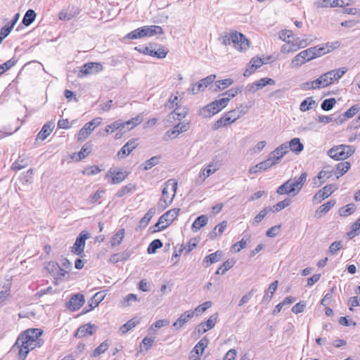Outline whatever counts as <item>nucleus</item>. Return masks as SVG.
Segmentation results:
<instances>
[{"label":"nucleus","instance_id":"40","mask_svg":"<svg viewBox=\"0 0 360 360\" xmlns=\"http://www.w3.org/2000/svg\"><path fill=\"white\" fill-rule=\"evenodd\" d=\"M356 210L354 203H349L339 210V214L342 217H348L353 214Z\"/></svg>","mask_w":360,"mask_h":360},{"label":"nucleus","instance_id":"17","mask_svg":"<svg viewBox=\"0 0 360 360\" xmlns=\"http://www.w3.org/2000/svg\"><path fill=\"white\" fill-rule=\"evenodd\" d=\"M129 175L127 172L117 171L110 169L105 174V178L111 177V184H118L122 182Z\"/></svg>","mask_w":360,"mask_h":360},{"label":"nucleus","instance_id":"26","mask_svg":"<svg viewBox=\"0 0 360 360\" xmlns=\"http://www.w3.org/2000/svg\"><path fill=\"white\" fill-rule=\"evenodd\" d=\"M248 112L247 105H240L239 107L228 112V115L231 116L234 122Z\"/></svg>","mask_w":360,"mask_h":360},{"label":"nucleus","instance_id":"10","mask_svg":"<svg viewBox=\"0 0 360 360\" xmlns=\"http://www.w3.org/2000/svg\"><path fill=\"white\" fill-rule=\"evenodd\" d=\"M90 238V235L86 231H82L76 238L75 243L72 247L71 252L75 255L83 257L84 256V248L86 240Z\"/></svg>","mask_w":360,"mask_h":360},{"label":"nucleus","instance_id":"43","mask_svg":"<svg viewBox=\"0 0 360 360\" xmlns=\"http://www.w3.org/2000/svg\"><path fill=\"white\" fill-rule=\"evenodd\" d=\"M316 105V101L313 97H308L300 105V110L302 112H306L313 108Z\"/></svg>","mask_w":360,"mask_h":360},{"label":"nucleus","instance_id":"32","mask_svg":"<svg viewBox=\"0 0 360 360\" xmlns=\"http://www.w3.org/2000/svg\"><path fill=\"white\" fill-rule=\"evenodd\" d=\"M227 227V221H223L222 222L218 224L214 229L210 233V238L214 240L218 236H220Z\"/></svg>","mask_w":360,"mask_h":360},{"label":"nucleus","instance_id":"16","mask_svg":"<svg viewBox=\"0 0 360 360\" xmlns=\"http://www.w3.org/2000/svg\"><path fill=\"white\" fill-rule=\"evenodd\" d=\"M289 151L288 143H283L275 148L269 155L270 159L275 165L278 164L281 159Z\"/></svg>","mask_w":360,"mask_h":360},{"label":"nucleus","instance_id":"21","mask_svg":"<svg viewBox=\"0 0 360 360\" xmlns=\"http://www.w3.org/2000/svg\"><path fill=\"white\" fill-rule=\"evenodd\" d=\"M138 146L137 140L132 139L128 141L117 153V156L122 159L129 155Z\"/></svg>","mask_w":360,"mask_h":360},{"label":"nucleus","instance_id":"30","mask_svg":"<svg viewBox=\"0 0 360 360\" xmlns=\"http://www.w3.org/2000/svg\"><path fill=\"white\" fill-rule=\"evenodd\" d=\"M11 283L9 281L0 284V303L5 301L10 295Z\"/></svg>","mask_w":360,"mask_h":360},{"label":"nucleus","instance_id":"52","mask_svg":"<svg viewBox=\"0 0 360 360\" xmlns=\"http://www.w3.org/2000/svg\"><path fill=\"white\" fill-rule=\"evenodd\" d=\"M234 262L233 260L225 261L217 270L216 274H224L229 269H230L233 265Z\"/></svg>","mask_w":360,"mask_h":360},{"label":"nucleus","instance_id":"48","mask_svg":"<svg viewBox=\"0 0 360 360\" xmlns=\"http://www.w3.org/2000/svg\"><path fill=\"white\" fill-rule=\"evenodd\" d=\"M36 18V13L34 10L29 9L25 14L23 19H22V23L25 26H29L31 25L34 19Z\"/></svg>","mask_w":360,"mask_h":360},{"label":"nucleus","instance_id":"35","mask_svg":"<svg viewBox=\"0 0 360 360\" xmlns=\"http://www.w3.org/2000/svg\"><path fill=\"white\" fill-rule=\"evenodd\" d=\"M161 157L160 155L153 156L148 160L145 161L141 167L145 171L148 170L154 166L159 164Z\"/></svg>","mask_w":360,"mask_h":360},{"label":"nucleus","instance_id":"42","mask_svg":"<svg viewBox=\"0 0 360 360\" xmlns=\"http://www.w3.org/2000/svg\"><path fill=\"white\" fill-rule=\"evenodd\" d=\"M347 72V68H340L329 71L330 74H331L330 77L332 84L334 82V81L340 79Z\"/></svg>","mask_w":360,"mask_h":360},{"label":"nucleus","instance_id":"18","mask_svg":"<svg viewBox=\"0 0 360 360\" xmlns=\"http://www.w3.org/2000/svg\"><path fill=\"white\" fill-rule=\"evenodd\" d=\"M337 186L334 184H328L320 189L314 196V200H317L321 202L324 199L328 198L335 190Z\"/></svg>","mask_w":360,"mask_h":360},{"label":"nucleus","instance_id":"15","mask_svg":"<svg viewBox=\"0 0 360 360\" xmlns=\"http://www.w3.org/2000/svg\"><path fill=\"white\" fill-rule=\"evenodd\" d=\"M334 174L333 170L329 169V167H324L321 170L318 174L314 178L313 184L315 187H319L321 186L327 179L330 178Z\"/></svg>","mask_w":360,"mask_h":360},{"label":"nucleus","instance_id":"51","mask_svg":"<svg viewBox=\"0 0 360 360\" xmlns=\"http://www.w3.org/2000/svg\"><path fill=\"white\" fill-rule=\"evenodd\" d=\"M109 343L107 340L103 342L98 347H97L93 352L91 356L97 357L101 354H103L109 347Z\"/></svg>","mask_w":360,"mask_h":360},{"label":"nucleus","instance_id":"7","mask_svg":"<svg viewBox=\"0 0 360 360\" xmlns=\"http://www.w3.org/2000/svg\"><path fill=\"white\" fill-rule=\"evenodd\" d=\"M163 33V30L158 25L143 26L129 32L126 37L130 39H140L144 37H152Z\"/></svg>","mask_w":360,"mask_h":360},{"label":"nucleus","instance_id":"34","mask_svg":"<svg viewBox=\"0 0 360 360\" xmlns=\"http://www.w3.org/2000/svg\"><path fill=\"white\" fill-rule=\"evenodd\" d=\"M125 235L124 229H120L111 238L110 245L112 247H116L121 244Z\"/></svg>","mask_w":360,"mask_h":360},{"label":"nucleus","instance_id":"5","mask_svg":"<svg viewBox=\"0 0 360 360\" xmlns=\"http://www.w3.org/2000/svg\"><path fill=\"white\" fill-rule=\"evenodd\" d=\"M177 186V181L174 179H169L165 183L159 203L160 206L165 208L172 203L176 193Z\"/></svg>","mask_w":360,"mask_h":360},{"label":"nucleus","instance_id":"61","mask_svg":"<svg viewBox=\"0 0 360 360\" xmlns=\"http://www.w3.org/2000/svg\"><path fill=\"white\" fill-rule=\"evenodd\" d=\"M335 200H332L328 201V202L321 205L317 212H319L320 214H326L335 205Z\"/></svg>","mask_w":360,"mask_h":360},{"label":"nucleus","instance_id":"45","mask_svg":"<svg viewBox=\"0 0 360 360\" xmlns=\"http://www.w3.org/2000/svg\"><path fill=\"white\" fill-rule=\"evenodd\" d=\"M27 165L28 160L23 156H19L18 159L13 163L11 168L13 170H20Z\"/></svg>","mask_w":360,"mask_h":360},{"label":"nucleus","instance_id":"59","mask_svg":"<svg viewBox=\"0 0 360 360\" xmlns=\"http://www.w3.org/2000/svg\"><path fill=\"white\" fill-rule=\"evenodd\" d=\"M250 242V239L243 238L239 242L235 243L232 246V249L236 252H240L242 249L246 248L247 243Z\"/></svg>","mask_w":360,"mask_h":360},{"label":"nucleus","instance_id":"4","mask_svg":"<svg viewBox=\"0 0 360 360\" xmlns=\"http://www.w3.org/2000/svg\"><path fill=\"white\" fill-rule=\"evenodd\" d=\"M228 103L229 98L216 100L200 108L198 114L203 118H210L224 108Z\"/></svg>","mask_w":360,"mask_h":360},{"label":"nucleus","instance_id":"46","mask_svg":"<svg viewBox=\"0 0 360 360\" xmlns=\"http://www.w3.org/2000/svg\"><path fill=\"white\" fill-rule=\"evenodd\" d=\"M182 99V97L179 94V92H176V94L172 95L168 102L166 104V107L169 109L174 108V107H178L179 102Z\"/></svg>","mask_w":360,"mask_h":360},{"label":"nucleus","instance_id":"58","mask_svg":"<svg viewBox=\"0 0 360 360\" xmlns=\"http://www.w3.org/2000/svg\"><path fill=\"white\" fill-rule=\"evenodd\" d=\"M162 247V243L159 239H155L153 240L148 248V252L149 254H153L156 252V250Z\"/></svg>","mask_w":360,"mask_h":360},{"label":"nucleus","instance_id":"39","mask_svg":"<svg viewBox=\"0 0 360 360\" xmlns=\"http://www.w3.org/2000/svg\"><path fill=\"white\" fill-rule=\"evenodd\" d=\"M136 189V185L133 183H129L126 186L122 187L116 193L117 198H122L124 195L134 191Z\"/></svg>","mask_w":360,"mask_h":360},{"label":"nucleus","instance_id":"38","mask_svg":"<svg viewBox=\"0 0 360 360\" xmlns=\"http://www.w3.org/2000/svg\"><path fill=\"white\" fill-rule=\"evenodd\" d=\"M155 213V209L154 207L149 209L146 214L139 221V226L145 228L148 224Z\"/></svg>","mask_w":360,"mask_h":360},{"label":"nucleus","instance_id":"29","mask_svg":"<svg viewBox=\"0 0 360 360\" xmlns=\"http://www.w3.org/2000/svg\"><path fill=\"white\" fill-rule=\"evenodd\" d=\"M350 167L351 165L349 162H340L337 164L335 171L333 173L336 175L337 179H338L345 174L350 169Z\"/></svg>","mask_w":360,"mask_h":360},{"label":"nucleus","instance_id":"33","mask_svg":"<svg viewBox=\"0 0 360 360\" xmlns=\"http://www.w3.org/2000/svg\"><path fill=\"white\" fill-rule=\"evenodd\" d=\"M208 343L209 340L206 337L202 338L193 347L191 354L195 352L196 354H202L205 349L207 347Z\"/></svg>","mask_w":360,"mask_h":360},{"label":"nucleus","instance_id":"57","mask_svg":"<svg viewBox=\"0 0 360 360\" xmlns=\"http://www.w3.org/2000/svg\"><path fill=\"white\" fill-rule=\"evenodd\" d=\"M290 205V200L286 199L282 201L278 202L276 205H274L272 207H269L270 211L279 212Z\"/></svg>","mask_w":360,"mask_h":360},{"label":"nucleus","instance_id":"23","mask_svg":"<svg viewBox=\"0 0 360 360\" xmlns=\"http://www.w3.org/2000/svg\"><path fill=\"white\" fill-rule=\"evenodd\" d=\"M95 328V325L91 323L82 325L77 330L75 336L81 338L87 335H92L94 334V329Z\"/></svg>","mask_w":360,"mask_h":360},{"label":"nucleus","instance_id":"1","mask_svg":"<svg viewBox=\"0 0 360 360\" xmlns=\"http://www.w3.org/2000/svg\"><path fill=\"white\" fill-rule=\"evenodd\" d=\"M42 334L41 329L30 328L26 330L18 338L11 352L17 353L18 360H25L30 350L43 345V340L39 338Z\"/></svg>","mask_w":360,"mask_h":360},{"label":"nucleus","instance_id":"54","mask_svg":"<svg viewBox=\"0 0 360 360\" xmlns=\"http://www.w3.org/2000/svg\"><path fill=\"white\" fill-rule=\"evenodd\" d=\"M275 84V81L271 78L264 77L262 78L255 82V85H256L259 89H262L266 85H274Z\"/></svg>","mask_w":360,"mask_h":360},{"label":"nucleus","instance_id":"36","mask_svg":"<svg viewBox=\"0 0 360 360\" xmlns=\"http://www.w3.org/2000/svg\"><path fill=\"white\" fill-rule=\"evenodd\" d=\"M142 122V119L140 116H136L129 120L127 122H122V130H123L125 127L127 128V130H131L136 126L139 125Z\"/></svg>","mask_w":360,"mask_h":360},{"label":"nucleus","instance_id":"55","mask_svg":"<svg viewBox=\"0 0 360 360\" xmlns=\"http://www.w3.org/2000/svg\"><path fill=\"white\" fill-rule=\"evenodd\" d=\"M122 121L119 120H117V121L112 122L110 124L107 125L105 127V131L107 134L109 132H113L114 131L117 130V129H120V131H122Z\"/></svg>","mask_w":360,"mask_h":360},{"label":"nucleus","instance_id":"19","mask_svg":"<svg viewBox=\"0 0 360 360\" xmlns=\"http://www.w3.org/2000/svg\"><path fill=\"white\" fill-rule=\"evenodd\" d=\"M103 65L99 63H87L82 65L80 73L84 75L96 74L103 70Z\"/></svg>","mask_w":360,"mask_h":360},{"label":"nucleus","instance_id":"2","mask_svg":"<svg viewBox=\"0 0 360 360\" xmlns=\"http://www.w3.org/2000/svg\"><path fill=\"white\" fill-rule=\"evenodd\" d=\"M219 40L224 46L233 44L235 49L240 51H245L250 46V42L246 37L237 31L230 32L229 34L219 38Z\"/></svg>","mask_w":360,"mask_h":360},{"label":"nucleus","instance_id":"12","mask_svg":"<svg viewBox=\"0 0 360 360\" xmlns=\"http://www.w3.org/2000/svg\"><path fill=\"white\" fill-rule=\"evenodd\" d=\"M102 119L96 117L85 125L79 131L77 134L78 141L85 140L94 129L101 123Z\"/></svg>","mask_w":360,"mask_h":360},{"label":"nucleus","instance_id":"8","mask_svg":"<svg viewBox=\"0 0 360 360\" xmlns=\"http://www.w3.org/2000/svg\"><path fill=\"white\" fill-rule=\"evenodd\" d=\"M179 211V209H172L163 214L155 224L154 227L157 229L154 231H162L169 226L178 217Z\"/></svg>","mask_w":360,"mask_h":360},{"label":"nucleus","instance_id":"13","mask_svg":"<svg viewBox=\"0 0 360 360\" xmlns=\"http://www.w3.org/2000/svg\"><path fill=\"white\" fill-rule=\"evenodd\" d=\"M311 52L309 49L300 52L292 60L290 67L292 68H299L306 62L313 60V56H311Z\"/></svg>","mask_w":360,"mask_h":360},{"label":"nucleus","instance_id":"27","mask_svg":"<svg viewBox=\"0 0 360 360\" xmlns=\"http://www.w3.org/2000/svg\"><path fill=\"white\" fill-rule=\"evenodd\" d=\"M288 150L290 149L291 151L295 153L296 154H300L304 150V145L301 143L299 138L292 139L288 143Z\"/></svg>","mask_w":360,"mask_h":360},{"label":"nucleus","instance_id":"28","mask_svg":"<svg viewBox=\"0 0 360 360\" xmlns=\"http://www.w3.org/2000/svg\"><path fill=\"white\" fill-rule=\"evenodd\" d=\"M208 222V217L206 215H200L195 219L192 224L191 229L193 232H196L202 227L207 225Z\"/></svg>","mask_w":360,"mask_h":360},{"label":"nucleus","instance_id":"14","mask_svg":"<svg viewBox=\"0 0 360 360\" xmlns=\"http://www.w3.org/2000/svg\"><path fill=\"white\" fill-rule=\"evenodd\" d=\"M215 75H210L205 78L202 79L198 84H193L190 89H188V92L195 95L204 89L210 84H212L215 79Z\"/></svg>","mask_w":360,"mask_h":360},{"label":"nucleus","instance_id":"41","mask_svg":"<svg viewBox=\"0 0 360 360\" xmlns=\"http://www.w3.org/2000/svg\"><path fill=\"white\" fill-rule=\"evenodd\" d=\"M347 72V68H340L329 71L330 74H331L330 77L332 84L334 82V81L340 79Z\"/></svg>","mask_w":360,"mask_h":360},{"label":"nucleus","instance_id":"60","mask_svg":"<svg viewBox=\"0 0 360 360\" xmlns=\"http://www.w3.org/2000/svg\"><path fill=\"white\" fill-rule=\"evenodd\" d=\"M335 103H336V100L334 98H330L324 100L322 102L321 107L323 110L328 111V110H331Z\"/></svg>","mask_w":360,"mask_h":360},{"label":"nucleus","instance_id":"44","mask_svg":"<svg viewBox=\"0 0 360 360\" xmlns=\"http://www.w3.org/2000/svg\"><path fill=\"white\" fill-rule=\"evenodd\" d=\"M339 0H320L315 3L317 8L338 7Z\"/></svg>","mask_w":360,"mask_h":360},{"label":"nucleus","instance_id":"63","mask_svg":"<svg viewBox=\"0 0 360 360\" xmlns=\"http://www.w3.org/2000/svg\"><path fill=\"white\" fill-rule=\"evenodd\" d=\"M16 63L17 60L12 58L1 64L0 65V76L3 75L6 70H9L11 68L14 66L16 64Z\"/></svg>","mask_w":360,"mask_h":360},{"label":"nucleus","instance_id":"37","mask_svg":"<svg viewBox=\"0 0 360 360\" xmlns=\"http://www.w3.org/2000/svg\"><path fill=\"white\" fill-rule=\"evenodd\" d=\"M223 256V252L217 251L214 253H212L207 257H205L203 260V263H207L209 264H212L219 262Z\"/></svg>","mask_w":360,"mask_h":360},{"label":"nucleus","instance_id":"24","mask_svg":"<svg viewBox=\"0 0 360 360\" xmlns=\"http://www.w3.org/2000/svg\"><path fill=\"white\" fill-rule=\"evenodd\" d=\"M273 165H275V162H272V159H270V158H269L267 160L262 161L253 167H251L249 169V173L256 174L259 171L266 170L272 167Z\"/></svg>","mask_w":360,"mask_h":360},{"label":"nucleus","instance_id":"22","mask_svg":"<svg viewBox=\"0 0 360 360\" xmlns=\"http://www.w3.org/2000/svg\"><path fill=\"white\" fill-rule=\"evenodd\" d=\"M194 316V311L191 310L185 311L182 314L175 322L173 323L172 326L176 330H179L185 323H186Z\"/></svg>","mask_w":360,"mask_h":360},{"label":"nucleus","instance_id":"62","mask_svg":"<svg viewBox=\"0 0 360 360\" xmlns=\"http://www.w3.org/2000/svg\"><path fill=\"white\" fill-rule=\"evenodd\" d=\"M330 75L331 74H330L328 71L319 77V79L321 81V84L323 88L328 86L329 85L332 84Z\"/></svg>","mask_w":360,"mask_h":360},{"label":"nucleus","instance_id":"64","mask_svg":"<svg viewBox=\"0 0 360 360\" xmlns=\"http://www.w3.org/2000/svg\"><path fill=\"white\" fill-rule=\"evenodd\" d=\"M360 110V106L359 105H354L349 109H348L344 114H342V117L345 118H351L355 114H356Z\"/></svg>","mask_w":360,"mask_h":360},{"label":"nucleus","instance_id":"25","mask_svg":"<svg viewBox=\"0 0 360 360\" xmlns=\"http://www.w3.org/2000/svg\"><path fill=\"white\" fill-rule=\"evenodd\" d=\"M188 129V124H177L172 129L167 131L166 136H167L169 139H173L176 138L181 133L185 132Z\"/></svg>","mask_w":360,"mask_h":360},{"label":"nucleus","instance_id":"6","mask_svg":"<svg viewBox=\"0 0 360 360\" xmlns=\"http://www.w3.org/2000/svg\"><path fill=\"white\" fill-rule=\"evenodd\" d=\"M355 152V148L349 145H339L328 150V155L335 160H345L352 156Z\"/></svg>","mask_w":360,"mask_h":360},{"label":"nucleus","instance_id":"53","mask_svg":"<svg viewBox=\"0 0 360 360\" xmlns=\"http://www.w3.org/2000/svg\"><path fill=\"white\" fill-rule=\"evenodd\" d=\"M351 229V231L347 233V236L349 238H352L359 235V230L360 229V217L352 224Z\"/></svg>","mask_w":360,"mask_h":360},{"label":"nucleus","instance_id":"11","mask_svg":"<svg viewBox=\"0 0 360 360\" xmlns=\"http://www.w3.org/2000/svg\"><path fill=\"white\" fill-rule=\"evenodd\" d=\"M220 167L221 163L218 161L213 160L199 174L195 184L197 185L202 184L207 177L214 174Z\"/></svg>","mask_w":360,"mask_h":360},{"label":"nucleus","instance_id":"3","mask_svg":"<svg viewBox=\"0 0 360 360\" xmlns=\"http://www.w3.org/2000/svg\"><path fill=\"white\" fill-rule=\"evenodd\" d=\"M307 177V172H302L297 179H288L277 188V193L279 195L292 193V196L295 195L302 188Z\"/></svg>","mask_w":360,"mask_h":360},{"label":"nucleus","instance_id":"49","mask_svg":"<svg viewBox=\"0 0 360 360\" xmlns=\"http://www.w3.org/2000/svg\"><path fill=\"white\" fill-rule=\"evenodd\" d=\"M104 294L103 292H98L96 293L91 298V302L89 303L90 309L92 310L104 299Z\"/></svg>","mask_w":360,"mask_h":360},{"label":"nucleus","instance_id":"47","mask_svg":"<svg viewBox=\"0 0 360 360\" xmlns=\"http://www.w3.org/2000/svg\"><path fill=\"white\" fill-rule=\"evenodd\" d=\"M79 13L77 9L73 10V8L70 11H62L59 13V18L62 20H70L72 19L76 15Z\"/></svg>","mask_w":360,"mask_h":360},{"label":"nucleus","instance_id":"20","mask_svg":"<svg viewBox=\"0 0 360 360\" xmlns=\"http://www.w3.org/2000/svg\"><path fill=\"white\" fill-rule=\"evenodd\" d=\"M84 303V297L81 294L72 295L66 304L67 307L72 311L78 310Z\"/></svg>","mask_w":360,"mask_h":360},{"label":"nucleus","instance_id":"31","mask_svg":"<svg viewBox=\"0 0 360 360\" xmlns=\"http://www.w3.org/2000/svg\"><path fill=\"white\" fill-rule=\"evenodd\" d=\"M131 256L130 251H124L120 253L113 254L110 256L109 262L112 263H117L121 261L128 259Z\"/></svg>","mask_w":360,"mask_h":360},{"label":"nucleus","instance_id":"56","mask_svg":"<svg viewBox=\"0 0 360 360\" xmlns=\"http://www.w3.org/2000/svg\"><path fill=\"white\" fill-rule=\"evenodd\" d=\"M269 212H270L269 207H265L261 210L254 218L253 221L252 222V225L255 226L260 223Z\"/></svg>","mask_w":360,"mask_h":360},{"label":"nucleus","instance_id":"50","mask_svg":"<svg viewBox=\"0 0 360 360\" xmlns=\"http://www.w3.org/2000/svg\"><path fill=\"white\" fill-rule=\"evenodd\" d=\"M139 323V321L135 320L134 319H132L129 321H128L126 323L122 325L120 328V331L122 334L127 333L129 330L134 328L137 324Z\"/></svg>","mask_w":360,"mask_h":360},{"label":"nucleus","instance_id":"9","mask_svg":"<svg viewBox=\"0 0 360 360\" xmlns=\"http://www.w3.org/2000/svg\"><path fill=\"white\" fill-rule=\"evenodd\" d=\"M46 270L53 278L55 284L64 281L68 272L63 269L57 262H49L46 265Z\"/></svg>","mask_w":360,"mask_h":360}]
</instances>
